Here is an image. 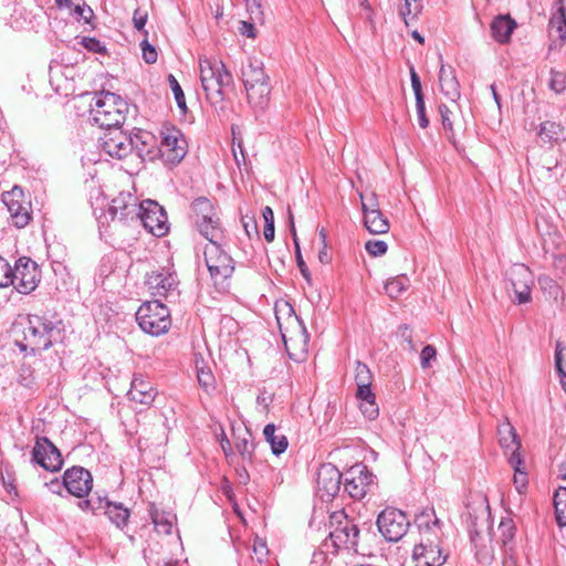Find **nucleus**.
<instances>
[{
	"label": "nucleus",
	"mask_w": 566,
	"mask_h": 566,
	"mask_svg": "<svg viewBox=\"0 0 566 566\" xmlns=\"http://www.w3.org/2000/svg\"><path fill=\"white\" fill-rule=\"evenodd\" d=\"M331 518L336 522L328 536L331 545L334 547L333 554L339 549H346L360 555H371L373 549L378 546L379 538L373 531L371 524L364 523L361 527H358L354 520L343 511L335 512Z\"/></svg>",
	"instance_id": "1"
},
{
	"label": "nucleus",
	"mask_w": 566,
	"mask_h": 566,
	"mask_svg": "<svg viewBox=\"0 0 566 566\" xmlns=\"http://www.w3.org/2000/svg\"><path fill=\"white\" fill-rule=\"evenodd\" d=\"M22 333L23 338L15 339L20 350L40 353L49 349L62 337V321L54 316L29 314Z\"/></svg>",
	"instance_id": "2"
},
{
	"label": "nucleus",
	"mask_w": 566,
	"mask_h": 566,
	"mask_svg": "<svg viewBox=\"0 0 566 566\" xmlns=\"http://www.w3.org/2000/svg\"><path fill=\"white\" fill-rule=\"evenodd\" d=\"M199 69L206 98L216 107L226 99V90L233 85L232 74L216 59L200 57Z\"/></svg>",
	"instance_id": "3"
},
{
	"label": "nucleus",
	"mask_w": 566,
	"mask_h": 566,
	"mask_svg": "<svg viewBox=\"0 0 566 566\" xmlns=\"http://www.w3.org/2000/svg\"><path fill=\"white\" fill-rule=\"evenodd\" d=\"M128 104L119 95L112 92H101L94 97V104L91 105L90 118L101 128L117 129L124 124Z\"/></svg>",
	"instance_id": "4"
},
{
	"label": "nucleus",
	"mask_w": 566,
	"mask_h": 566,
	"mask_svg": "<svg viewBox=\"0 0 566 566\" xmlns=\"http://www.w3.org/2000/svg\"><path fill=\"white\" fill-rule=\"evenodd\" d=\"M136 321L145 333L159 336L171 325L170 311L159 301L145 302L136 312Z\"/></svg>",
	"instance_id": "5"
},
{
	"label": "nucleus",
	"mask_w": 566,
	"mask_h": 566,
	"mask_svg": "<svg viewBox=\"0 0 566 566\" xmlns=\"http://www.w3.org/2000/svg\"><path fill=\"white\" fill-rule=\"evenodd\" d=\"M193 222L202 237L208 241L223 238L219 217L212 202L206 197L196 198L191 203Z\"/></svg>",
	"instance_id": "6"
},
{
	"label": "nucleus",
	"mask_w": 566,
	"mask_h": 566,
	"mask_svg": "<svg viewBox=\"0 0 566 566\" xmlns=\"http://www.w3.org/2000/svg\"><path fill=\"white\" fill-rule=\"evenodd\" d=\"M220 240L209 241L205 248V262L214 284L223 283L234 272V261L222 248Z\"/></svg>",
	"instance_id": "7"
},
{
	"label": "nucleus",
	"mask_w": 566,
	"mask_h": 566,
	"mask_svg": "<svg viewBox=\"0 0 566 566\" xmlns=\"http://www.w3.org/2000/svg\"><path fill=\"white\" fill-rule=\"evenodd\" d=\"M377 528L382 537L388 542H398L401 539L410 526V522L401 510L386 507L377 517Z\"/></svg>",
	"instance_id": "8"
},
{
	"label": "nucleus",
	"mask_w": 566,
	"mask_h": 566,
	"mask_svg": "<svg viewBox=\"0 0 566 566\" xmlns=\"http://www.w3.org/2000/svg\"><path fill=\"white\" fill-rule=\"evenodd\" d=\"M11 279V285L19 293L30 294L38 287L41 281V270L33 260L28 256H21L12 268Z\"/></svg>",
	"instance_id": "9"
},
{
	"label": "nucleus",
	"mask_w": 566,
	"mask_h": 566,
	"mask_svg": "<svg viewBox=\"0 0 566 566\" xmlns=\"http://www.w3.org/2000/svg\"><path fill=\"white\" fill-rule=\"evenodd\" d=\"M144 228L156 237H163L168 232V217L165 209L154 200L140 202L139 212L136 216Z\"/></svg>",
	"instance_id": "10"
},
{
	"label": "nucleus",
	"mask_w": 566,
	"mask_h": 566,
	"mask_svg": "<svg viewBox=\"0 0 566 566\" xmlns=\"http://www.w3.org/2000/svg\"><path fill=\"white\" fill-rule=\"evenodd\" d=\"M375 482V475L367 465L356 463L345 472L344 490L354 500H361L370 491Z\"/></svg>",
	"instance_id": "11"
},
{
	"label": "nucleus",
	"mask_w": 566,
	"mask_h": 566,
	"mask_svg": "<svg viewBox=\"0 0 566 566\" xmlns=\"http://www.w3.org/2000/svg\"><path fill=\"white\" fill-rule=\"evenodd\" d=\"M1 200L7 207L14 227L22 229L29 224L31 221L30 202L24 199L21 187L14 186L10 191H4Z\"/></svg>",
	"instance_id": "12"
},
{
	"label": "nucleus",
	"mask_w": 566,
	"mask_h": 566,
	"mask_svg": "<svg viewBox=\"0 0 566 566\" xmlns=\"http://www.w3.org/2000/svg\"><path fill=\"white\" fill-rule=\"evenodd\" d=\"M441 538L442 536L424 537L415 545L412 558L416 566H442L446 563L448 555L440 546Z\"/></svg>",
	"instance_id": "13"
},
{
	"label": "nucleus",
	"mask_w": 566,
	"mask_h": 566,
	"mask_svg": "<svg viewBox=\"0 0 566 566\" xmlns=\"http://www.w3.org/2000/svg\"><path fill=\"white\" fill-rule=\"evenodd\" d=\"M507 279L514 292L517 304H526L532 300L531 292L534 283L533 273L524 264H513L507 271Z\"/></svg>",
	"instance_id": "14"
},
{
	"label": "nucleus",
	"mask_w": 566,
	"mask_h": 566,
	"mask_svg": "<svg viewBox=\"0 0 566 566\" xmlns=\"http://www.w3.org/2000/svg\"><path fill=\"white\" fill-rule=\"evenodd\" d=\"M157 150L165 163L175 166L186 156L187 142L179 129H167L163 133L160 147Z\"/></svg>",
	"instance_id": "15"
},
{
	"label": "nucleus",
	"mask_w": 566,
	"mask_h": 566,
	"mask_svg": "<svg viewBox=\"0 0 566 566\" xmlns=\"http://www.w3.org/2000/svg\"><path fill=\"white\" fill-rule=\"evenodd\" d=\"M32 461L46 471L56 472L62 468L60 450L46 437H38L32 449Z\"/></svg>",
	"instance_id": "16"
},
{
	"label": "nucleus",
	"mask_w": 566,
	"mask_h": 566,
	"mask_svg": "<svg viewBox=\"0 0 566 566\" xmlns=\"http://www.w3.org/2000/svg\"><path fill=\"white\" fill-rule=\"evenodd\" d=\"M65 490L69 494L84 499L93 488V476L83 467L73 465L63 473Z\"/></svg>",
	"instance_id": "17"
},
{
	"label": "nucleus",
	"mask_w": 566,
	"mask_h": 566,
	"mask_svg": "<svg viewBox=\"0 0 566 566\" xmlns=\"http://www.w3.org/2000/svg\"><path fill=\"white\" fill-rule=\"evenodd\" d=\"M343 474L339 470L331 464L325 463L318 468L316 476L317 494L323 501H329L340 490Z\"/></svg>",
	"instance_id": "18"
},
{
	"label": "nucleus",
	"mask_w": 566,
	"mask_h": 566,
	"mask_svg": "<svg viewBox=\"0 0 566 566\" xmlns=\"http://www.w3.org/2000/svg\"><path fill=\"white\" fill-rule=\"evenodd\" d=\"M103 150L113 158L123 159L133 153L129 134L120 128L113 129L102 138Z\"/></svg>",
	"instance_id": "19"
},
{
	"label": "nucleus",
	"mask_w": 566,
	"mask_h": 566,
	"mask_svg": "<svg viewBox=\"0 0 566 566\" xmlns=\"http://www.w3.org/2000/svg\"><path fill=\"white\" fill-rule=\"evenodd\" d=\"M140 202L129 192H120L115 197L108 208L112 220H135L139 212Z\"/></svg>",
	"instance_id": "20"
},
{
	"label": "nucleus",
	"mask_w": 566,
	"mask_h": 566,
	"mask_svg": "<svg viewBox=\"0 0 566 566\" xmlns=\"http://www.w3.org/2000/svg\"><path fill=\"white\" fill-rule=\"evenodd\" d=\"M146 285L153 294L167 296L178 285L177 276L169 269L160 268L146 274Z\"/></svg>",
	"instance_id": "21"
},
{
	"label": "nucleus",
	"mask_w": 566,
	"mask_h": 566,
	"mask_svg": "<svg viewBox=\"0 0 566 566\" xmlns=\"http://www.w3.org/2000/svg\"><path fill=\"white\" fill-rule=\"evenodd\" d=\"M132 139L133 151L143 160H154L158 150L156 148V138L155 136L147 132L138 129L134 134H129Z\"/></svg>",
	"instance_id": "22"
},
{
	"label": "nucleus",
	"mask_w": 566,
	"mask_h": 566,
	"mask_svg": "<svg viewBox=\"0 0 566 566\" xmlns=\"http://www.w3.org/2000/svg\"><path fill=\"white\" fill-rule=\"evenodd\" d=\"M415 523L419 530L420 539L442 536V522L437 517L434 509H424L416 515Z\"/></svg>",
	"instance_id": "23"
},
{
	"label": "nucleus",
	"mask_w": 566,
	"mask_h": 566,
	"mask_svg": "<svg viewBox=\"0 0 566 566\" xmlns=\"http://www.w3.org/2000/svg\"><path fill=\"white\" fill-rule=\"evenodd\" d=\"M127 395L132 401H136L142 405H150L154 401L157 391L150 381L144 379L142 375H135Z\"/></svg>",
	"instance_id": "24"
},
{
	"label": "nucleus",
	"mask_w": 566,
	"mask_h": 566,
	"mask_svg": "<svg viewBox=\"0 0 566 566\" xmlns=\"http://www.w3.org/2000/svg\"><path fill=\"white\" fill-rule=\"evenodd\" d=\"M515 28L516 22L509 14H500L495 17L490 25L493 39L502 44L510 41Z\"/></svg>",
	"instance_id": "25"
},
{
	"label": "nucleus",
	"mask_w": 566,
	"mask_h": 566,
	"mask_svg": "<svg viewBox=\"0 0 566 566\" xmlns=\"http://www.w3.org/2000/svg\"><path fill=\"white\" fill-rule=\"evenodd\" d=\"M364 224L371 234H384L389 231V221L380 210L366 211Z\"/></svg>",
	"instance_id": "26"
},
{
	"label": "nucleus",
	"mask_w": 566,
	"mask_h": 566,
	"mask_svg": "<svg viewBox=\"0 0 566 566\" xmlns=\"http://www.w3.org/2000/svg\"><path fill=\"white\" fill-rule=\"evenodd\" d=\"M439 82L441 92L451 99H454L460 96L459 91V82L453 75V70L451 67H446L441 65L439 71Z\"/></svg>",
	"instance_id": "27"
},
{
	"label": "nucleus",
	"mask_w": 566,
	"mask_h": 566,
	"mask_svg": "<svg viewBox=\"0 0 566 566\" xmlns=\"http://www.w3.org/2000/svg\"><path fill=\"white\" fill-rule=\"evenodd\" d=\"M242 78L244 86L269 81L268 75L264 73L262 63L258 61L250 62L242 69Z\"/></svg>",
	"instance_id": "28"
},
{
	"label": "nucleus",
	"mask_w": 566,
	"mask_h": 566,
	"mask_svg": "<svg viewBox=\"0 0 566 566\" xmlns=\"http://www.w3.org/2000/svg\"><path fill=\"white\" fill-rule=\"evenodd\" d=\"M275 431V426L273 423H268L263 429V434L265 440L270 443L272 452L275 455H280L286 450L289 442L284 434L276 436Z\"/></svg>",
	"instance_id": "29"
},
{
	"label": "nucleus",
	"mask_w": 566,
	"mask_h": 566,
	"mask_svg": "<svg viewBox=\"0 0 566 566\" xmlns=\"http://www.w3.org/2000/svg\"><path fill=\"white\" fill-rule=\"evenodd\" d=\"M499 442L503 449L521 448L514 427L504 421L497 427Z\"/></svg>",
	"instance_id": "30"
},
{
	"label": "nucleus",
	"mask_w": 566,
	"mask_h": 566,
	"mask_svg": "<svg viewBox=\"0 0 566 566\" xmlns=\"http://www.w3.org/2000/svg\"><path fill=\"white\" fill-rule=\"evenodd\" d=\"M244 87L247 91L249 103L258 106H262L266 103L268 96L271 91L269 81L264 83L247 85Z\"/></svg>",
	"instance_id": "31"
},
{
	"label": "nucleus",
	"mask_w": 566,
	"mask_h": 566,
	"mask_svg": "<svg viewBox=\"0 0 566 566\" xmlns=\"http://www.w3.org/2000/svg\"><path fill=\"white\" fill-rule=\"evenodd\" d=\"M289 221H290L291 234L293 237V242L295 245V258H296L297 268H298L302 276L307 281V283H310L311 282V272L302 258L301 248H300L296 229H295V224H294V218H293L291 210H289Z\"/></svg>",
	"instance_id": "32"
},
{
	"label": "nucleus",
	"mask_w": 566,
	"mask_h": 566,
	"mask_svg": "<svg viewBox=\"0 0 566 566\" xmlns=\"http://www.w3.org/2000/svg\"><path fill=\"white\" fill-rule=\"evenodd\" d=\"M538 136L545 143H555L564 136V127L558 123L546 120L542 123Z\"/></svg>",
	"instance_id": "33"
},
{
	"label": "nucleus",
	"mask_w": 566,
	"mask_h": 566,
	"mask_svg": "<svg viewBox=\"0 0 566 566\" xmlns=\"http://www.w3.org/2000/svg\"><path fill=\"white\" fill-rule=\"evenodd\" d=\"M105 515H107L111 522L117 527H124L127 524L129 511L124 507L122 503L112 502L106 506Z\"/></svg>",
	"instance_id": "34"
},
{
	"label": "nucleus",
	"mask_w": 566,
	"mask_h": 566,
	"mask_svg": "<svg viewBox=\"0 0 566 566\" xmlns=\"http://www.w3.org/2000/svg\"><path fill=\"white\" fill-rule=\"evenodd\" d=\"M554 509L559 526H566V486H559L554 493Z\"/></svg>",
	"instance_id": "35"
},
{
	"label": "nucleus",
	"mask_w": 566,
	"mask_h": 566,
	"mask_svg": "<svg viewBox=\"0 0 566 566\" xmlns=\"http://www.w3.org/2000/svg\"><path fill=\"white\" fill-rule=\"evenodd\" d=\"M422 0H403L399 14L402 17L406 25H409V22L416 20L422 12Z\"/></svg>",
	"instance_id": "36"
},
{
	"label": "nucleus",
	"mask_w": 566,
	"mask_h": 566,
	"mask_svg": "<svg viewBox=\"0 0 566 566\" xmlns=\"http://www.w3.org/2000/svg\"><path fill=\"white\" fill-rule=\"evenodd\" d=\"M551 31H555L560 40H566V14L563 6H558L549 20Z\"/></svg>",
	"instance_id": "37"
},
{
	"label": "nucleus",
	"mask_w": 566,
	"mask_h": 566,
	"mask_svg": "<svg viewBox=\"0 0 566 566\" xmlns=\"http://www.w3.org/2000/svg\"><path fill=\"white\" fill-rule=\"evenodd\" d=\"M538 285L548 300L557 301L562 293V289L558 283L548 275L538 276Z\"/></svg>",
	"instance_id": "38"
},
{
	"label": "nucleus",
	"mask_w": 566,
	"mask_h": 566,
	"mask_svg": "<svg viewBox=\"0 0 566 566\" xmlns=\"http://www.w3.org/2000/svg\"><path fill=\"white\" fill-rule=\"evenodd\" d=\"M408 285L409 279L406 275H399L389 280L385 285V290L388 296L397 298L407 290Z\"/></svg>",
	"instance_id": "39"
},
{
	"label": "nucleus",
	"mask_w": 566,
	"mask_h": 566,
	"mask_svg": "<svg viewBox=\"0 0 566 566\" xmlns=\"http://www.w3.org/2000/svg\"><path fill=\"white\" fill-rule=\"evenodd\" d=\"M371 381L373 375L369 367L366 364L357 360L355 368V382L357 387L371 386Z\"/></svg>",
	"instance_id": "40"
},
{
	"label": "nucleus",
	"mask_w": 566,
	"mask_h": 566,
	"mask_svg": "<svg viewBox=\"0 0 566 566\" xmlns=\"http://www.w3.org/2000/svg\"><path fill=\"white\" fill-rule=\"evenodd\" d=\"M235 450L240 453V455L245 460H251L253 443L250 440V432L245 431L243 437L238 436L234 442Z\"/></svg>",
	"instance_id": "41"
},
{
	"label": "nucleus",
	"mask_w": 566,
	"mask_h": 566,
	"mask_svg": "<svg viewBox=\"0 0 566 566\" xmlns=\"http://www.w3.org/2000/svg\"><path fill=\"white\" fill-rule=\"evenodd\" d=\"M150 515L153 523L158 532L170 534L174 516H171L170 514L166 516L164 513H159L157 511L151 512Z\"/></svg>",
	"instance_id": "42"
},
{
	"label": "nucleus",
	"mask_w": 566,
	"mask_h": 566,
	"mask_svg": "<svg viewBox=\"0 0 566 566\" xmlns=\"http://www.w3.org/2000/svg\"><path fill=\"white\" fill-rule=\"evenodd\" d=\"M555 365L560 377L562 387L566 391V347L560 348L559 345H557L555 352Z\"/></svg>",
	"instance_id": "43"
},
{
	"label": "nucleus",
	"mask_w": 566,
	"mask_h": 566,
	"mask_svg": "<svg viewBox=\"0 0 566 566\" xmlns=\"http://www.w3.org/2000/svg\"><path fill=\"white\" fill-rule=\"evenodd\" d=\"M167 80H168L169 86H170V88H171V91L174 93L177 106L182 112H186V109H187L186 97H185L184 91H182L179 82L177 81V78L172 74H169Z\"/></svg>",
	"instance_id": "44"
},
{
	"label": "nucleus",
	"mask_w": 566,
	"mask_h": 566,
	"mask_svg": "<svg viewBox=\"0 0 566 566\" xmlns=\"http://www.w3.org/2000/svg\"><path fill=\"white\" fill-rule=\"evenodd\" d=\"M72 8L73 14L77 20H83L85 23H90L94 12L83 0L74 3Z\"/></svg>",
	"instance_id": "45"
},
{
	"label": "nucleus",
	"mask_w": 566,
	"mask_h": 566,
	"mask_svg": "<svg viewBox=\"0 0 566 566\" xmlns=\"http://www.w3.org/2000/svg\"><path fill=\"white\" fill-rule=\"evenodd\" d=\"M549 86L556 93L564 92L566 90V73L552 70Z\"/></svg>",
	"instance_id": "46"
},
{
	"label": "nucleus",
	"mask_w": 566,
	"mask_h": 566,
	"mask_svg": "<svg viewBox=\"0 0 566 566\" xmlns=\"http://www.w3.org/2000/svg\"><path fill=\"white\" fill-rule=\"evenodd\" d=\"M499 531L501 532V541L503 545L510 543L515 535V526L512 520H503L499 525Z\"/></svg>",
	"instance_id": "47"
},
{
	"label": "nucleus",
	"mask_w": 566,
	"mask_h": 566,
	"mask_svg": "<svg viewBox=\"0 0 566 566\" xmlns=\"http://www.w3.org/2000/svg\"><path fill=\"white\" fill-rule=\"evenodd\" d=\"M12 266L2 256H0V289L8 287L12 283Z\"/></svg>",
	"instance_id": "48"
},
{
	"label": "nucleus",
	"mask_w": 566,
	"mask_h": 566,
	"mask_svg": "<svg viewBox=\"0 0 566 566\" xmlns=\"http://www.w3.org/2000/svg\"><path fill=\"white\" fill-rule=\"evenodd\" d=\"M365 249L373 256H381L387 252L388 245L381 240H369L365 243Z\"/></svg>",
	"instance_id": "49"
},
{
	"label": "nucleus",
	"mask_w": 566,
	"mask_h": 566,
	"mask_svg": "<svg viewBox=\"0 0 566 566\" xmlns=\"http://www.w3.org/2000/svg\"><path fill=\"white\" fill-rule=\"evenodd\" d=\"M140 49L143 59L147 64H154L157 61L156 48L148 42L147 36L140 42Z\"/></svg>",
	"instance_id": "50"
},
{
	"label": "nucleus",
	"mask_w": 566,
	"mask_h": 566,
	"mask_svg": "<svg viewBox=\"0 0 566 566\" xmlns=\"http://www.w3.org/2000/svg\"><path fill=\"white\" fill-rule=\"evenodd\" d=\"M197 377L200 386L206 390L213 387L214 377L209 369L206 370L205 368H199L197 366Z\"/></svg>",
	"instance_id": "51"
},
{
	"label": "nucleus",
	"mask_w": 566,
	"mask_h": 566,
	"mask_svg": "<svg viewBox=\"0 0 566 566\" xmlns=\"http://www.w3.org/2000/svg\"><path fill=\"white\" fill-rule=\"evenodd\" d=\"M148 20L147 11H142L139 8L134 11L133 23L136 30L143 31L145 36L148 35V32L145 30V25Z\"/></svg>",
	"instance_id": "52"
},
{
	"label": "nucleus",
	"mask_w": 566,
	"mask_h": 566,
	"mask_svg": "<svg viewBox=\"0 0 566 566\" xmlns=\"http://www.w3.org/2000/svg\"><path fill=\"white\" fill-rule=\"evenodd\" d=\"M437 350L432 345H426L420 354V364L422 368H428L431 365V360L436 359Z\"/></svg>",
	"instance_id": "53"
},
{
	"label": "nucleus",
	"mask_w": 566,
	"mask_h": 566,
	"mask_svg": "<svg viewBox=\"0 0 566 566\" xmlns=\"http://www.w3.org/2000/svg\"><path fill=\"white\" fill-rule=\"evenodd\" d=\"M82 44L86 50L94 52V53H105L106 52L105 45L99 40H97L95 38L85 36L82 40Z\"/></svg>",
	"instance_id": "54"
},
{
	"label": "nucleus",
	"mask_w": 566,
	"mask_h": 566,
	"mask_svg": "<svg viewBox=\"0 0 566 566\" xmlns=\"http://www.w3.org/2000/svg\"><path fill=\"white\" fill-rule=\"evenodd\" d=\"M520 448H511L506 449V451H511L509 455V463L514 469L515 472L524 471L522 468L524 465V460L518 452Z\"/></svg>",
	"instance_id": "55"
},
{
	"label": "nucleus",
	"mask_w": 566,
	"mask_h": 566,
	"mask_svg": "<svg viewBox=\"0 0 566 566\" xmlns=\"http://www.w3.org/2000/svg\"><path fill=\"white\" fill-rule=\"evenodd\" d=\"M416 111L418 117V124L421 128H427L429 125V118L426 114L424 98L416 99Z\"/></svg>",
	"instance_id": "56"
},
{
	"label": "nucleus",
	"mask_w": 566,
	"mask_h": 566,
	"mask_svg": "<svg viewBox=\"0 0 566 566\" xmlns=\"http://www.w3.org/2000/svg\"><path fill=\"white\" fill-rule=\"evenodd\" d=\"M360 199H361V208H363V213L365 214L366 211H373V210H379L378 208V200H377V197L374 192L370 193V196H367V197H364L363 195H360Z\"/></svg>",
	"instance_id": "57"
},
{
	"label": "nucleus",
	"mask_w": 566,
	"mask_h": 566,
	"mask_svg": "<svg viewBox=\"0 0 566 566\" xmlns=\"http://www.w3.org/2000/svg\"><path fill=\"white\" fill-rule=\"evenodd\" d=\"M360 410L361 412L369 419V420H373L375 418H377L378 413H379V409H378V406L376 403V400L373 401V402H366V401H363L360 402Z\"/></svg>",
	"instance_id": "58"
},
{
	"label": "nucleus",
	"mask_w": 566,
	"mask_h": 566,
	"mask_svg": "<svg viewBox=\"0 0 566 566\" xmlns=\"http://www.w3.org/2000/svg\"><path fill=\"white\" fill-rule=\"evenodd\" d=\"M410 80H411V87L413 90L416 99L424 98L423 93H422L420 77L413 67L410 69Z\"/></svg>",
	"instance_id": "59"
},
{
	"label": "nucleus",
	"mask_w": 566,
	"mask_h": 566,
	"mask_svg": "<svg viewBox=\"0 0 566 566\" xmlns=\"http://www.w3.org/2000/svg\"><path fill=\"white\" fill-rule=\"evenodd\" d=\"M356 397L360 402H373L376 400V396L371 390V386L357 387Z\"/></svg>",
	"instance_id": "60"
},
{
	"label": "nucleus",
	"mask_w": 566,
	"mask_h": 566,
	"mask_svg": "<svg viewBox=\"0 0 566 566\" xmlns=\"http://www.w3.org/2000/svg\"><path fill=\"white\" fill-rule=\"evenodd\" d=\"M514 484L518 493H523L527 485L526 472H515L514 474Z\"/></svg>",
	"instance_id": "61"
},
{
	"label": "nucleus",
	"mask_w": 566,
	"mask_h": 566,
	"mask_svg": "<svg viewBox=\"0 0 566 566\" xmlns=\"http://www.w3.org/2000/svg\"><path fill=\"white\" fill-rule=\"evenodd\" d=\"M45 486L50 490V492L61 495L62 491L65 490L64 478L62 476V481L59 479H53L45 483Z\"/></svg>",
	"instance_id": "62"
},
{
	"label": "nucleus",
	"mask_w": 566,
	"mask_h": 566,
	"mask_svg": "<svg viewBox=\"0 0 566 566\" xmlns=\"http://www.w3.org/2000/svg\"><path fill=\"white\" fill-rule=\"evenodd\" d=\"M253 552L256 555L259 562H262V558L268 555L269 551L264 542L261 539H256L253 544Z\"/></svg>",
	"instance_id": "63"
},
{
	"label": "nucleus",
	"mask_w": 566,
	"mask_h": 566,
	"mask_svg": "<svg viewBox=\"0 0 566 566\" xmlns=\"http://www.w3.org/2000/svg\"><path fill=\"white\" fill-rule=\"evenodd\" d=\"M94 503V496H91L90 499L80 501L77 505L82 511H91L94 514H98V506H95Z\"/></svg>",
	"instance_id": "64"
}]
</instances>
